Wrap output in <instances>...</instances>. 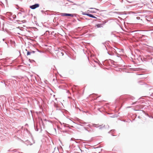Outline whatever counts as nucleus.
Wrapping results in <instances>:
<instances>
[{"instance_id":"3","label":"nucleus","mask_w":153,"mask_h":153,"mask_svg":"<svg viewBox=\"0 0 153 153\" xmlns=\"http://www.w3.org/2000/svg\"><path fill=\"white\" fill-rule=\"evenodd\" d=\"M58 55L59 56H63L64 55V53L62 52L59 51L57 53Z\"/></svg>"},{"instance_id":"6","label":"nucleus","mask_w":153,"mask_h":153,"mask_svg":"<svg viewBox=\"0 0 153 153\" xmlns=\"http://www.w3.org/2000/svg\"><path fill=\"white\" fill-rule=\"evenodd\" d=\"M96 26L97 27H102V24H99L96 25Z\"/></svg>"},{"instance_id":"7","label":"nucleus","mask_w":153,"mask_h":153,"mask_svg":"<svg viewBox=\"0 0 153 153\" xmlns=\"http://www.w3.org/2000/svg\"><path fill=\"white\" fill-rule=\"evenodd\" d=\"M137 19H140V17H137Z\"/></svg>"},{"instance_id":"5","label":"nucleus","mask_w":153,"mask_h":153,"mask_svg":"<svg viewBox=\"0 0 153 153\" xmlns=\"http://www.w3.org/2000/svg\"><path fill=\"white\" fill-rule=\"evenodd\" d=\"M35 52L34 51H32V52L28 51L27 53V55H31L32 54H33Z\"/></svg>"},{"instance_id":"4","label":"nucleus","mask_w":153,"mask_h":153,"mask_svg":"<svg viewBox=\"0 0 153 153\" xmlns=\"http://www.w3.org/2000/svg\"><path fill=\"white\" fill-rule=\"evenodd\" d=\"M63 15L65 16H73V14H71L64 13L63 14Z\"/></svg>"},{"instance_id":"2","label":"nucleus","mask_w":153,"mask_h":153,"mask_svg":"<svg viewBox=\"0 0 153 153\" xmlns=\"http://www.w3.org/2000/svg\"><path fill=\"white\" fill-rule=\"evenodd\" d=\"M83 15H87L88 16H89V17H92V18H97L95 17V16H94L93 15L91 14H84V13H83Z\"/></svg>"},{"instance_id":"1","label":"nucleus","mask_w":153,"mask_h":153,"mask_svg":"<svg viewBox=\"0 0 153 153\" xmlns=\"http://www.w3.org/2000/svg\"><path fill=\"white\" fill-rule=\"evenodd\" d=\"M39 4H37L34 5L30 6V7L31 9H34L36 8L39 7Z\"/></svg>"}]
</instances>
